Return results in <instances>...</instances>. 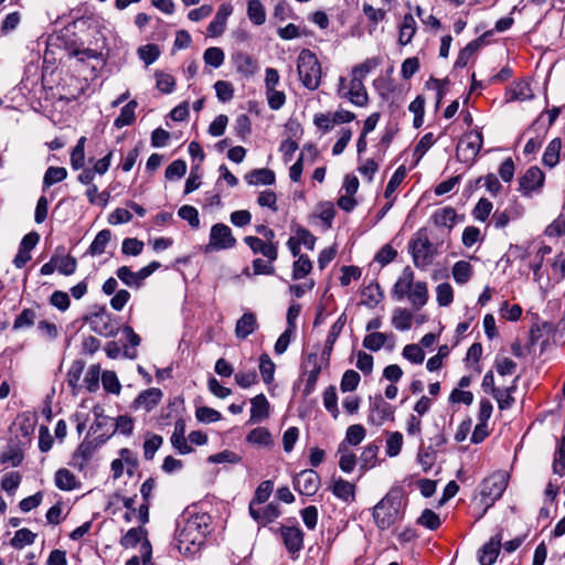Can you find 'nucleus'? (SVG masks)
<instances>
[{
  "label": "nucleus",
  "mask_w": 565,
  "mask_h": 565,
  "mask_svg": "<svg viewBox=\"0 0 565 565\" xmlns=\"http://www.w3.org/2000/svg\"><path fill=\"white\" fill-rule=\"evenodd\" d=\"M209 533V516L195 514L188 518L178 530L177 548L184 556L194 555L204 543Z\"/></svg>",
  "instance_id": "1"
},
{
  "label": "nucleus",
  "mask_w": 565,
  "mask_h": 565,
  "mask_svg": "<svg viewBox=\"0 0 565 565\" xmlns=\"http://www.w3.org/2000/svg\"><path fill=\"white\" fill-rule=\"evenodd\" d=\"M396 300L407 298L414 310L422 309L428 301V288L425 281H414V271L409 266L404 267L392 288Z\"/></svg>",
  "instance_id": "2"
},
{
  "label": "nucleus",
  "mask_w": 565,
  "mask_h": 565,
  "mask_svg": "<svg viewBox=\"0 0 565 565\" xmlns=\"http://www.w3.org/2000/svg\"><path fill=\"white\" fill-rule=\"evenodd\" d=\"M403 500L401 491H390L373 509L376 526L386 530L402 518Z\"/></svg>",
  "instance_id": "3"
},
{
  "label": "nucleus",
  "mask_w": 565,
  "mask_h": 565,
  "mask_svg": "<svg viewBox=\"0 0 565 565\" xmlns=\"http://www.w3.org/2000/svg\"><path fill=\"white\" fill-rule=\"evenodd\" d=\"M297 71L301 84L309 90H316L321 84V65L313 52L302 50L297 58Z\"/></svg>",
  "instance_id": "4"
},
{
  "label": "nucleus",
  "mask_w": 565,
  "mask_h": 565,
  "mask_svg": "<svg viewBox=\"0 0 565 565\" xmlns=\"http://www.w3.org/2000/svg\"><path fill=\"white\" fill-rule=\"evenodd\" d=\"M414 265L419 269H425L431 265L436 250L429 241L427 230L419 228L411 238L408 244Z\"/></svg>",
  "instance_id": "5"
},
{
  "label": "nucleus",
  "mask_w": 565,
  "mask_h": 565,
  "mask_svg": "<svg viewBox=\"0 0 565 565\" xmlns=\"http://www.w3.org/2000/svg\"><path fill=\"white\" fill-rule=\"evenodd\" d=\"M83 320L89 324L95 333L102 337H115L119 331L114 316L105 306L95 305L90 312L83 317Z\"/></svg>",
  "instance_id": "6"
},
{
  "label": "nucleus",
  "mask_w": 565,
  "mask_h": 565,
  "mask_svg": "<svg viewBox=\"0 0 565 565\" xmlns=\"http://www.w3.org/2000/svg\"><path fill=\"white\" fill-rule=\"evenodd\" d=\"M337 95L356 107H365L369 104V94L364 83L351 74L350 78L339 77Z\"/></svg>",
  "instance_id": "7"
},
{
  "label": "nucleus",
  "mask_w": 565,
  "mask_h": 565,
  "mask_svg": "<svg viewBox=\"0 0 565 565\" xmlns=\"http://www.w3.org/2000/svg\"><path fill=\"white\" fill-rule=\"evenodd\" d=\"M509 475L503 470L495 471L486 478L481 484V497L487 508L499 500L507 489Z\"/></svg>",
  "instance_id": "8"
},
{
  "label": "nucleus",
  "mask_w": 565,
  "mask_h": 565,
  "mask_svg": "<svg viewBox=\"0 0 565 565\" xmlns=\"http://www.w3.org/2000/svg\"><path fill=\"white\" fill-rule=\"evenodd\" d=\"M483 145L482 134L471 130L465 134L457 145V157L462 162L473 161L479 154Z\"/></svg>",
  "instance_id": "9"
},
{
  "label": "nucleus",
  "mask_w": 565,
  "mask_h": 565,
  "mask_svg": "<svg viewBox=\"0 0 565 565\" xmlns=\"http://www.w3.org/2000/svg\"><path fill=\"white\" fill-rule=\"evenodd\" d=\"M235 245L236 238L227 225L216 223L211 227L209 244L206 245L207 252L230 249Z\"/></svg>",
  "instance_id": "10"
},
{
  "label": "nucleus",
  "mask_w": 565,
  "mask_h": 565,
  "mask_svg": "<svg viewBox=\"0 0 565 565\" xmlns=\"http://www.w3.org/2000/svg\"><path fill=\"white\" fill-rule=\"evenodd\" d=\"M279 533L288 553L296 558L303 547V532L298 526L281 525Z\"/></svg>",
  "instance_id": "11"
},
{
  "label": "nucleus",
  "mask_w": 565,
  "mask_h": 565,
  "mask_svg": "<svg viewBox=\"0 0 565 565\" xmlns=\"http://www.w3.org/2000/svg\"><path fill=\"white\" fill-rule=\"evenodd\" d=\"M296 490L305 495H313L320 487V477L312 469L300 471L294 479Z\"/></svg>",
  "instance_id": "12"
},
{
  "label": "nucleus",
  "mask_w": 565,
  "mask_h": 565,
  "mask_svg": "<svg viewBox=\"0 0 565 565\" xmlns=\"http://www.w3.org/2000/svg\"><path fill=\"white\" fill-rule=\"evenodd\" d=\"M233 13V6L230 2H225L220 6L214 19L207 26V32L211 36H220L223 34L226 28L228 17Z\"/></svg>",
  "instance_id": "13"
},
{
  "label": "nucleus",
  "mask_w": 565,
  "mask_h": 565,
  "mask_svg": "<svg viewBox=\"0 0 565 565\" xmlns=\"http://www.w3.org/2000/svg\"><path fill=\"white\" fill-rule=\"evenodd\" d=\"M502 546V534H495L489 542H487L480 550L479 563L480 565H492L500 553Z\"/></svg>",
  "instance_id": "14"
},
{
  "label": "nucleus",
  "mask_w": 565,
  "mask_h": 565,
  "mask_svg": "<svg viewBox=\"0 0 565 565\" xmlns=\"http://www.w3.org/2000/svg\"><path fill=\"white\" fill-rule=\"evenodd\" d=\"M244 243L254 254H262L269 262H275L278 257L277 244H266L264 239L256 236H245Z\"/></svg>",
  "instance_id": "15"
},
{
  "label": "nucleus",
  "mask_w": 565,
  "mask_h": 565,
  "mask_svg": "<svg viewBox=\"0 0 565 565\" xmlns=\"http://www.w3.org/2000/svg\"><path fill=\"white\" fill-rule=\"evenodd\" d=\"M162 391L157 387H151L142 391L134 404L137 408H142L146 412L152 411L162 399Z\"/></svg>",
  "instance_id": "16"
},
{
  "label": "nucleus",
  "mask_w": 565,
  "mask_h": 565,
  "mask_svg": "<svg viewBox=\"0 0 565 565\" xmlns=\"http://www.w3.org/2000/svg\"><path fill=\"white\" fill-rule=\"evenodd\" d=\"M330 490L343 502L351 503L355 500V484L342 478L333 479Z\"/></svg>",
  "instance_id": "17"
},
{
  "label": "nucleus",
  "mask_w": 565,
  "mask_h": 565,
  "mask_svg": "<svg viewBox=\"0 0 565 565\" xmlns=\"http://www.w3.org/2000/svg\"><path fill=\"white\" fill-rule=\"evenodd\" d=\"M249 514L256 522L265 525L276 520L279 516L280 511L278 504L274 502L264 508H257L254 507V504H249Z\"/></svg>",
  "instance_id": "18"
},
{
  "label": "nucleus",
  "mask_w": 565,
  "mask_h": 565,
  "mask_svg": "<svg viewBox=\"0 0 565 565\" xmlns=\"http://www.w3.org/2000/svg\"><path fill=\"white\" fill-rule=\"evenodd\" d=\"M543 183L544 173L537 167L527 169L520 180V186L526 194L540 189Z\"/></svg>",
  "instance_id": "19"
},
{
  "label": "nucleus",
  "mask_w": 565,
  "mask_h": 565,
  "mask_svg": "<svg viewBox=\"0 0 565 565\" xmlns=\"http://www.w3.org/2000/svg\"><path fill=\"white\" fill-rule=\"evenodd\" d=\"M249 423H259L269 417L270 404L264 394H258L250 399Z\"/></svg>",
  "instance_id": "20"
},
{
  "label": "nucleus",
  "mask_w": 565,
  "mask_h": 565,
  "mask_svg": "<svg viewBox=\"0 0 565 565\" xmlns=\"http://www.w3.org/2000/svg\"><path fill=\"white\" fill-rule=\"evenodd\" d=\"M307 367H310L307 370V379L306 384L303 388L305 395H310L318 382L319 375L321 373V365L318 361L317 354H310L307 359Z\"/></svg>",
  "instance_id": "21"
},
{
  "label": "nucleus",
  "mask_w": 565,
  "mask_h": 565,
  "mask_svg": "<svg viewBox=\"0 0 565 565\" xmlns=\"http://www.w3.org/2000/svg\"><path fill=\"white\" fill-rule=\"evenodd\" d=\"M372 414L369 417V420L375 423L374 414L377 418V424H382L387 419L394 418V408L387 402H385L381 396L376 397L374 402L371 404Z\"/></svg>",
  "instance_id": "22"
},
{
  "label": "nucleus",
  "mask_w": 565,
  "mask_h": 565,
  "mask_svg": "<svg viewBox=\"0 0 565 565\" xmlns=\"http://www.w3.org/2000/svg\"><path fill=\"white\" fill-rule=\"evenodd\" d=\"M258 328L257 318L254 312H245L236 322L235 335L238 339H246Z\"/></svg>",
  "instance_id": "23"
},
{
  "label": "nucleus",
  "mask_w": 565,
  "mask_h": 565,
  "mask_svg": "<svg viewBox=\"0 0 565 565\" xmlns=\"http://www.w3.org/2000/svg\"><path fill=\"white\" fill-rule=\"evenodd\" d=\"M456 218V210L451 206L438 209L430 216L431 222L437 227H447L449 231L455 226Z\"/></svg>",
  "instance_id": "24"
},
{
  "label": "nucleus",
  "mask_w": 565,
  "mask_h": 565,
  "mask_svg": "<svg viewBox=\"0 0 565 565\" xmlns=\"http://www.w3.org/2000/svg\"><path fill=\"white\" fill-rule=\"evenodd\" d=\"M245 180L250 185H271L275 183L276 177L273 170L262 168L246 173Z\"/></svg>",
  "instance_id": "25"
},
{
  "label": "nucleus",
  "mask_w": 565,
  "mask_h": 565,
  "mask_svg": "<svg viewBox=\"0 0 565 565\" xmlns=\"http://www.w3.org/2000/svg\"><path fill=\"white\" fill-rule=\"evenodd\" d=\"M384 298V294L377 282L365 286L361 292V303L369 307H376Z\"/></svg>",
  "instance_id": "26"
},
{
  "label": "nucleus",
  "mask_w": 565,
  "mask_h": 565,
  "mask_svg": "<svg viewBox=\"0 0 565 565\" xmlns=\"http://www.w3.org/2000/svg\"><path fill=\"white\" fill-rule=\"evenodd\" d=\"M234 62L237 72L247 77L253 76L258 70L257 61L244 52L236 53L234 56Z\"/></svg>",
  "instance_id": "27"
},
{
  "label": "nucleus",
  "mask_w": 565,
  "mask_h": 565,
  "mask_svg": "<svg viewBox=\"0 0 565 565\" xmlns=\"http://www.w3.org/2000/svg\"><path fill=\"white\" fill-rule=\"evenodd\" d=\"M184 423L181 420L177 422L170 439L173 448H175L181 455H188L193 451V448L188 444L189 439L184 436Z\"/></svg>",
  "instance_id": "28"
},
{
  "label": "nucleus",
  "mask_w": 565,
  "mask_h": 565,
  "mask_svg": "<svg viewBox=\"0 0 565 565\" xmlns=\"http://www.w3.org/2000/svg\"><path fill=\"white\" fill-rule=\"evenodd\" d=\"M391 341L390 348L394 347L395 342V335L393 333L386 334L382 332H372L363 339V347L371 351H379L382 349V347L387 342Z\"/></svg>",
  "instance_id": "29"
},
{
  "label": "nucleus",
  "mask_w": 565,
  "mask_h": 565,
  "mask_svg": "<svg viewBox=\"0 0 565 565\" xmlns=\"http://www.w3.org/2000/svg\"><path fill=\"white\" fill-rule=\"evenodd\" d=\"M380 447L376 444H369L360 455V469L369 470L376 466Z\"/></svg>",
  "instance_id": "30"
},
{
  "label": "nucleus",
  "mask_w": 565,
  "mask_h": 565,
  "mask_svg": "<svg viewBox=\"0 0 565 565\" xmlns=\"http://www.w3.org/2000/svg\"><path fill=\"white\" fill-rule=\"evenodd\" d=\"M519 377L514 379L513 384L511 386L505 387V388H499L492 395L495 398L498 406L501 411L509 409L514 404L513 393L516 388L515 383H516Z\"/></svg>",
  "instance_id": "31"
},
{
  "label": "nucleus",
  "mask_w": 565,
  "mask_h": 565,
  "mask_svg": "<svg viewBox=\"0 0 565 565\" xmlns=\"http://www.w3.org/2000/svg\"><path fill=\"white\" fill-rule=\"evenodd\" d=\"M145 540H148L147 530L139 526L128 530L127 533L120 539L119 543L124 548H131L135 547L138 543L141 545Z\"/></svg>",
  "instance_id": "32"
},
{
  "label": "nucleus",
  "mask_w": 565,
  "mask_h": 565,
  "mask_svg": "<svg viewBox=\"0 0 565 565\" xmlns=\"http://www.w3.org/2000/svg\"><path fill=\"white\" fill-rule=\"evenodd\" d=\"M416 33V21L411 13L404 15L403 22L399 26V44L406 45L411 43Z\"/></svg>",
  "instance_id": "33"
},
{
  "label": "nucleus",
  "mask_w": 565,
  "mask_h": 565,
  "mask_svg": "<svg viewBox=\"0 0 565 565\" xmlns=\"http://www.w3.org/2000/svg\"><path fill=\"white\" fill-rule=\"evenodd\" d=\"M95 447L92 443H82L73 455L74 466L83 469L93 457Z\"/></svg>",
  "instance_id": "34"
},
{
  "label": "nucleus",
  "mask_w": 565,
  "mask_h": 565,
  "mask_svg": "<svg viewBox=\"0 0 565 565\" xmlns=\"http://www.w3.org/2000/svg\"><path fill=\"white\" fill-rule=\"evenodd\" d=\"M562 141L559 138H554L546 147L543 153V163L548 168H554L559 161V152Z\"/></svg>",
  "instance_id": "35"
},
{
  "label": "nucleus",
  "mask_w": 565,
  "mask_h": 565,
  "mask_svg": "<svg viewBox=\"0 0 565 565\" xmlns=\"http://www.w3.org/2000/svg\"><path fill=\"white\" fill-rule=\"evenodd\" d=\"M381 64L380 57H370L353 66L351 75L364 83L366 76Z\"/></svg>",
  "instance_id": "36"
},
{
  "label": "nucleus",
  "mask_w": 565,
  "mask_h": 565,
  "mask_svg": "<svg viewBox=\"0 0 565 565\" xmlns=\"http://www.w3.org/2000/svg\"><path fill=\"white\" fill-rule=\"evenodd\" d=\"M413 315L405 308H396L393 311L392 324L395 329L401 331L409 330L412 327Z\"/></svg>",
  "instance_id": "37"
},
{
  "label": "nucleus",
  "mask_w": 565,
  "mask_h": 565,
  "mask_svg": "<svg viewBox=\"0 0 565 565\" xmlns=\"http://www.w3.org/2000/svg\"><path fill=\"white\" fill-rule=\"evenodd\" d=\"M55 486L63 491L73 490L76 487V478L68 469L61 468L55 472Z\"/></svg>",
  "instance_id": "38"
},
{
  "label": "nucleus",
  "mask_w": 565,
  "mask_h": 565,
  "mask_svg": "<svg viewBox=\"0 0 565 565\" xmlns=\"http://www.w3.org/2000/svg\"><path fill=\"white\" fill-rule=\"evenodd\" d=\"M338 454L340 455V469L345 473L352 472L356 465V456L353 452L349 451L348 447L344 444L339 445Z\"/></svg>",
  "instance_id": "39"
},
{
  "label": "nucleus",
  "mask_w": 565,
  "mask_h": 565,
  "mask_svg": "<svg viewBox=\"0 0 565 565\" xmlns=\"http://www.w3.org/2000/svg\"><path fill=\"white\" fill-rule=\"evenodd\" d=\"M247 15L250 22L262 25L266 21V11L260 0H249L247 3Z\"/></svg>",
  "instance_id": "40"
},
{
  "label": "nucleus",
  "mask_w": 565,
  "mask_h": 565,
  "mask_svg": "<svg viewBox=\"0 0 565 565\" xmlns=\"http://www.w3.org/2000/svg\"><path fill=\"white\" fill-rule=\"evenodd\" d=\"M136 107H137L136 100H130L127 105H125L121 108L119 116L114 121L115 127L122 128L125 126L131 125L136 119V116H135Z\"/></svg>",
  "instance_id": "41"
},
{
  "label": "nucleus",
  "mask_w": 565,
  "mask_h": 565,
  "mask_svg": "<svg viewBox=\"0 0 565 565\" xmlns=\"http://www.w3.org/2000/svg\"><path fill=\"white\" fill-rule=\"evenodd\" d=\"M36 539V534L29 529H20L14 533L11 539V546L17 550H22L28 545H32Z\"/></svg>",
  "instance_id": "42"
},
{
  "label": "nucleus",
  "mask_w": 565,
  "mask_h": 565,
  "mask_svg": "<svg viewBox=\"0 0 565 565\" xmlns=\"http://www.w3.org/2000/svg\"><path fill=\"white\" fill-rule=\"evenodd\" d=\"M366 436L365 428L360 424H354L348 427L345 431L344 440L341 444H344L347 447L350 446H358L363 441V439Z\"/></svg>",
  "instance_id": "43"
},
{
  "label": "nucleus",
  "mask_w": 565,
  "mask_h": 565,
  "mask_svg": "<svg viewBox=\"0 0 565 565\" xmlns=\"http://www.w3.org/2000/svg\"><path fill=\"white\" fill-rule=\"evenodd\" d=\"M472 276V266L466 260L455 263L452 267V277L457 284L463 285Z\"/></svg>",
  "instance_id": "44"
},
{
  "label": "nucleus",
  "mask_w": 565,
  "mask_h": 565,
  "mask_svg": "<svg viewBox=\"0 0 565 565\" xmlns=\"http://www.w3.org/2000/svg\"><path fill=\"white\" fill-rule=\"evenodd\" d=\"M163 438L160 435L147 433L143 443V457L146 460H152L156 451L161 447Z\"/></svg>",
  "instance_id": "45"
},
{
  "label": "nucleus",
  "mask_w": 565,
  "mask_h": 565,
  "mask_svg": "<svg viewBox=\"0 0 565 565\" xmlns=\"http://www.w3.org/2000/svg\"><path fill=\"white\" fill-rule=\"evenodd\" d=\"M56 259V269L65 276L73 275L77 268V262L71 255H53Z\"/></svg>",
  "instance_id": "46"
},
{
  "label": "nucleus",
  "mask_w": 565,
  "mask_h": 565,
  "mask_svg": "<svg viewBox=\"0 0 565 565\" xmlns=\"http://www.w3.org/2000/svg\"><path fill=\"white\" fill-rule=\"evenodd\" d=\"M67 177V171L63 167H50L43 178V188L49 189L53 184L63 181Z\"/></svg>",
  "instance_id": "47"
},
{
  "label": "nucleus",
  "mask_w": 565,
  "mask_h": 565,
  "mask_svg": "<svg viewBox=\"0 0 565 565\" xmlns=\"http://www.w3.org/2000/svg\"><path fill=\"white\" fill-rule=\"evenodd\" d=\"M276 365L268 354L264 353L259 356V372L265 384L274 381Z\"/></svg>",
  "instance_id": "48"
},
{
  "label": "nucleus",
  "mask_w": 565,
  "mask_h": 565,
  "mask_svg": "<svg viewBox=\"0 0 565 565\" xmlns=\"http://www.w3.org/2000/svg\"><path fill=\"white\" fill-rule=\"evenodd\" d=\"M305 151H309L313 156L317 153L316 148L312 145L305 146L303 151L300 153L298 160L289 169V178L292 182H299L303 171Z\"/></svg>",
  "instance_id": "49"
},
{
  "label": "nucleus",
  "mask_w": 565,
  "mask_h": 565,
  "mask_svg": "<svg viewBox=\"0 0 565 565\" xmlns=\"http://www.w3.org/2000/svg\"><path fill=\"white\" fill-rule=\"evenodd\" d=\"M85 142L86 137H81L71 152V166L74 170H79L85 163Z\"/></svg>",
  "instance_id": "50"
},
{
  "label": "nucleus",
  "mask_w": 565,
  "mask_h": 565,
  "mask_svg": "<svg viewBox=\"0 0 565 565\" xmlns=\"http://www.w3.org/2000/svg\"><path fill=\"white\" fill-rule=\"evenodd\" d=\"M552 469L555 475L561 477L565 475V435L555 450Z\"/></svg>",
  "instance_id": "51"
},
{
  "label": "nucleus",
  "mask_w": 565,
  "mask_h": 565,
  "mask_svg": "<svg viewBox=\"0 0 565 565\" xmlns=\"http://www.w3.org/2000/svg\"><path fill=\"white\" fill-rule=\"evenodd\" d=\"M111 238V233L109 230H103L100 231L94 238L93 243L89 246V253L92 255H102L107 244L109 243Z\"/></svg>",
  "instance_id": "52"
},
{
  "label": "nucleus",
  "mask_w": 565,
  "mask_h": 565,
  "mask_svg": "<svg viewBox=\"0 0 565 565\" xmlns=\"http://www.w3.org/2000/svg\"><path fill=\"white\" fill-rule=\"evenodd\" d=\"M323 405L334 419L339 416L338 395L334 386H329L323 392Z\"/></svg>",
  "instance_id": "53"
},
{
  "label": "nucleus",
  "mask_w": 565,
  "mask_h": 565,
  "mask_svg": "<svg viewBox=\"0 0 565 565\" xmlns=\"http://www.w3.org/2000/svg\"><path fill=\"white\" fill-rule=\"evenodd\" d=\"M312 269V263L307 255H300L292 266V278L295 280L306 277Z\"/></svg>",
  "instance_id": "54"
},
{
  "label": "nucleus",
  "mask_w": 565,
  "mask_h": 565,
  "mask_svg": "<svg viewBox=\"0 0 565 565\" xmlns=\"http://www.w3.org/2000/svg\"><path fill=\"white\" fill-rule=\"evenodd\" d=\"M509 100H527L533 97L529 83L519 82L509 90Z\"/></svg>",
  "instance_id": "55"
},
{
  "label": "nucleus",
  "mask_w": 565,
  "mask_h": 565,
  "mask_svg": "<svg viewBox=\"0 0 565 565\" xmlns=\"http://www.w3.org/2000/svg\"><path fill=\"white\" fill-rule=\"evenodd\" d=\"M273 488H274V484H273V481H270V480H265V481L260 482L258 484V487L256 488L254 498L249 504H254V507H256V505H259V504H263L264 502H266L273 492Z\"/></svg>",
  "instance_id": "56"
},
{
  "label": "nucleus",
  "mask_w": 565,
  "mask_h": 565,
  "mask_svg": "<svg viewBox=\"0 0 565 565\" xmlns=\"http://www.w3.org/2000/svg\"><path fill=\"white\" fill-rule=\"evenodd\" d=\"M225 60V55L222 49L212 46L204 51L203 61L206 65L218 68Z\"/></svg>",
  "instance_id": "57"
},
{
  "label": "nucleus",
  "mask_w": 565,
  "mask_h": 565,
  "mask_svg": "<svg viewBox=\"0 0 565 565\" xmlns=\"http://www.w3.org/2000/svg\"><path fill=\"white\" fill-rule=\"evenodd\" d=\"M246 440L257 446H267L271 443L270 433L264 427H257L249 431Z\"/></svg>",
  "instance_id": "58"
},
{
  "label": "nucleus",
  "mask_w": 565,
  "mask_h": 565,
  "mask_svg": "<svg viewBox=\"0 0 565 565\" xmlns=\"http://www.w3.org/2000/svg\"><path fill=\"white\" fill-rule=\"evenodd\" d=\"M21 483V475L18 471H11L3 476L1 489L8 494L13 495Z\"/></svg>",
  "instance_id": "59"
},
{
  "label": "nucleus",
  "mask_w": 565,
  "mask_h": 565,
  "mask_svg": "<svg viewBox=\"0 0 565 565\" xmlns=\"http://www.w3.org/2000/svg\"><path fill=\"white\" fill-rule=\"evenodd\" d=\"M403 447V435L399 431H392L386 438V454L388 457H396Z\"/></svg>",
  "instance_id": "60"
},
{
  "label": "nucleus",
  "mask_w": 565,
  "mask_h": 565,
  "mask_svg": "<svg viewBox=\"0 0 565 565\" xmlns=\"http://www.w3.org/2000/svg\"><path fill=\"white\" fill-rule=\"evenodd\" d=\"M417 523L428 530H437L440 526L439 515L430 509H425L417 520Z\"/></svg>",
  "instance_id": "61"
},
{
  "label": "nucleus",
  "mask_w": 565,
  "mask_h": 565,
  "mask_svg": "<svg viewBox=\"0 0 565 565\" xmlns=\"http://www.w3.org/2000/svg\"><path fill=\"white\" fill-rule=\"evenodd\" d=\"M216 97L220 102L226 103L234 97V86L227 81H217L214 84Z\"/></svg>",
  "instance_id": "62"
},
{
  "label": "nucleus",
  "mask_w": 565,
  "mask_h": 565,
  "mask_svg": "<svg viewBox=\"0 0 565 565\" xmlns=\"http://www.w3.org/2000/svg\"><path fill=\"white\" fill-rule=\"evenodd\" d=\"M195 416L199 422L205 424L215 423L222 419V414L218 411L207 406L198 407Z\"/></svg>",
  "instance_id": "63"
},
{
  "label": "nucleus",
  "mask_w": 565,
  "mask_h": 565,
  "mask_svg": "<svg viewBox=\"0 0 565 565\" xmlns=\"http://www.w3.org/2000/svg\"><path fill=\"white\" fill-rule=\"evenodd\" d=\"M402 355L414 364H422L425 359V352L418 344L405 345Z\"/></svg>",
  "instance_id": "64"
}]
</instances>
